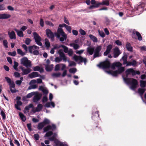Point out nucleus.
<instances>
[{"label":"nucleus","instance_id":"64","mask_svg":"<svg viewBox=\"0 0 146 146\" xmlns=\"http://www.w3.org/2000/svg\"><path fill=\"white\" fill-rule=\"evenodd\" d=\"M46 24L48 25L53 27L54 24L50 21H47L45 22Z\"/></svg>","mask_w":146,"mask_h":146},{"label":"nucleus","instance_id":"44","mask_svg":"<svg viewBox=\"0 0 146 146\" xmlns=\"http://www.w3.org/2000/svg\"><path fill=\"white\" fill-rule=\"evenodd\" d=\"M33 137L35 140L36 141L38 140L40 138V136L37 133L34 134L33 135Z\"/></svg>","mask_w":146,"mask_h":146},{"label":"nucleus","instance_id":"29","mask_svg":"<svg viewBox=\"0 0 146 146\" xmlns=\"http://www.w3.org/2000/svg\"><path fill=\"white\" fill-rule=\"evenodd\" d=\"M19 115L22 121L24 122H25L26 120V116L24 114L21 112H19Z\"/></svg>","mask_w":146,"mask_h":146},{"label":"nucleus","instance_id":"17","mask_svg":"<svg viewBox=\"0 0 146 146\" xmlns=\"http://www.w3.org/2000/svg\"><path fill=\"white\" fill-rule=\"evenodd\" d=\"M58 53L59 54L60 57L62 58L64 61L66 62L67 60V57L63 52V50L62 49L59 50L58 52Z\"/></svg>","mask_w":146,"mask_h":146},{"label":"nucleus","instance_id":"8","mask_svg":"<svg viewBox=\"0 0 146 146\" xmlns=\"http://www.w3.org/2000/svg\"><path fill=\"white\" fill-rule=\"evenodd\" d=\"M34 38L36 43L39 46H42V44L41 42V38L39 35L36 32L33 33Z\"/></svg>","mask_w":146,"mask_h":146},{"label":"nucleus","instance_id":"7","mask_svg":"<svg viewBox=\"0 0 146 146\" xmlns=\"http://www.w3.org/2000/svg\"><path fill=\"white\" fill-rule=\"evenodd\" d=\"M125 73L126 74V77L125 78H127L129 75L131 74L132 76H134L136 75V74L139 75L140 73L139 71H135L132 68L127 69L125 71Z\"/></svg>","mask_w":146,"mask_h":146},{"label":"nucleus","instance_id":"42","mask_svg":"<svg viewBox=\"0 0 146 146\" xmlns=\"http://www.w3.org/2000/svg\"><path fill=\"white\" fill-rule=\"evenodd\" d=\"M44 143L45 144L47 145H45L44 143L43 142L41 143V146H50L49 145H48L50 143V141L49 140H46L44 141Z\"/></svg>","mask_w":146,"mask_h":146},{"label":"nucleus","instance_id":"56","mask_svg":"<svg viewBox=\"0 0 146 146\" xmlns=\"http://www.w3.org/2000/svg\"><path fill=\"white\" fill-rule=\"evenodd\" d=\"M63 60L62 58L59 57H57L55 58V61L56 62H60Z\"/></svg>","mask_w":146,"mask_h":146},{"label":"nucleus","instance_id":"1","mask_svg":"<svg viewBox=\"0 0 146 146\" xmlns=\"http://www.w3.org/2000/svg\"><path fill=\"white\" fill-rule=\"evenodd\" d=\"M102 46L101 45L97 46L95 48L94 47H89L86 49L87 52L89 55H92L93 54V58L100 57L102 55L101 52Z\"/></svg>","mask_w":146,"mask_h":146},{"label":"nucleus","instance_id":"37","mask_svg":"<svg viewBox=\"0 0 146 146\" xmlns=\"http://www.w3.org/2000/svg\"><path fill=\"white\" fill-rule=\"evenodd\" d=\"M89 37L94 42H97V38L95 36L90 34L89 35Z\"/></svg>","mask_w":146,"mask_h":146},{"label":"nucleus","instance_id":"58","mask_svg":"<svg viewBox=\"0 0 146 146\" xmlns=\"http://www.w3.org/2000/svg\"><path fill=\"white\" fill-rule=\"evenodd\" d=\"M54 141L55 144L56 145L55 146H60V145L61 143L60 141L57 140H55Z\"/></svg>","mask_w":146,"mask_h":146},{"label":"nucleus","instance_id":"47","mask_svg":"<svg viewBox=\"0 0 146 146\" xmlns=\"http://www.w3.org/2000/svg\"><path fill=\"white\" fill-rule=\"evenodd\" d=\"M61 46H62V48H63L64 52L67 53L68 52V48L67 46H66L64 45H62Z\"/></svg>","mask_w":146,"mask_h":146},{"label":"nucleus","instance_id":"5","mask_svg":"<svg viewBox=\"0 0 146 146\" xmlns=\"http://www.w3.org/2000/svg\"><path fill=\"white\" fill-rule=\"evenodd\" d=\"M99 68L103 69H108L110 68L111 64L108 59L107 58L104 61L101 62L97 65Z\"/></svg>","mask_w":146,"mask_h":146},{"label":"nucleus","instance_id":"12","mask_svg":"<svg viewBox=\"0 0 146 146\" xmlns=\"http://www.w3.org/2000/svg\"><path fill=\"white\" fill-rule=\"evenodd\" d=\"M99 112L98 111L96 112L93 111L92 113V119L95 121H97L100 119Z\"/></svg>","mask_w":146,"mask_h":146},{"label":"nucleus","instance_id":"19","mask_svg":"<svg viewBox=\"0 0 146 146\" xmlns=\"http://www.w3.org/2000/svg\"><path fill=\"white\" fill-rule=\"evenodd\" d=\"M21 69L23 71V72L21 74L22 75H27L30 73L32 71L31 70L30 68L25 69L22 68Z\"/></svg>","mask_w":146,"mask_h":146},{"label":"nucleus","instance_id":"21","mask_svg":"<svg viewBox=\"0 0 146 146\" xmlns=\"http://www.w3.org/2000/svg\"><path fill=\"white\" fill-rule=\"evenodd\" d=\"M11 15L8 14L3 13L0 14V19H6L10 18Z\"/></svg>","mask_w":146,"mask_h":146},{"label":"nucleus","instance_id":"15","mask_svg":"<svg viewBox=\"0 0 146 146\" xmlns=\"http://www.w3.org/2000/svg\"><path fill=\"white\" fill-rule=\"evenodd\" d=\"M42 96L41 94H37L35 95L33 98V101L35 103H37L40 100Z\"/></svg>","mask_w":146,"mask_h":146},{"label":"nucleus","instance_id":"16","mask_svg":"<svg viewBox=\"0 0 146 146\" xmlns=\"http://www.w3.org/2000/svg\"><path fill=\"white\" fill-rule=\"evenodd\" d=\"M110 5V1L108 0H106L103 1L101 2H99V3H98L95 7H99L100 5H106L109 6Z\"/></svg>","mask_w":146,"mask_h":146},{"label":"nucleus","instance_id":"50","mask_svg":"<svg viewBox=\"0 0 146 146\" xmlns=\"http://www.w3.org/2000/svg\"><path fill=\"white\" fill-rule=\"evenodd\" d=\"M1 115L3 119H6V115L4 112L2 110H1Z\"/></svg>","mask_w":146,"mask_h":146},{"label":"nucleus","instance_id":"26","mask_svg":"<svg viewBox=\"0 0 146 146\" xmlns=\"http://www.w3.org/2000/svg\"><path fill=\"white\" fill-rule=\"evenodd\" d=\"M35 93V92H33L28 94L26 96L24 97L23 98L24 100H25L26 98H30L33 95H34Z\"/></svg>","mask_w":146,"mask_h":146},{"label":"nucleus","instance_id":"62","mask_svg":"<svg viewBox=\"0 0 146 146\" xmlns=\"http://www.w3.org/2000/svg\"><path fill=\"white\" fill-rule=\"evenodd\" d=\"M8 54L9 55H11V56H15L16 54V51H14L13 52H8Z\"/></svg>","mask_w":146,"mask_h":146},{"label":"nucleus","instance_id":"2","mask_svg":"<svg viewBox=\"0 0 146 146\" xmlns=\"http://www.w3.org/2000/svg\"><path fill=\"white\" fill-rule=\"evenodd\" d=\"M66 24L64 23L62 24H60L59 27L60 28H58L56 32L54 33V35L61 42H63L64 40H65L67 39V35L63 31V29L61 28L64 27V25Z\"/></svg>","mask_w":146,"mask_h":146},{"label":"nucleus","instance_id":"28","mask_svg":"<svg viewBox=\"0 0 146 146\" xmlns=\"http://www.w3.org/2000/svg\"><path fill=\"white\" fill-rule=\"evenodd\" d=\"M126 47L128 51L130 52H132L133 51V48L131 46V44L129 42H127L126 43Z\"/></svg>","mask_w":146,"mask_h":146},{"label":"nucleus","instance_id":"10","mask_svg":"<svg viewBox=\"0 0 146 146\" xmlns=\"http://www.w3.org/2000/svg\"><path fill=\"white\" fill-rule=\"evenodd\" d=\"M47 37L50 39L51 41L53 42L54 40V33L49 29H47L45 31Z\"/></svg>","mask_w":146,"mask_h":146},{"label":"nucleus","instance_id":"55","mask_svg":"<svg viewBox=\"0 0 146 146\" xmlns=\"http://www.w3.org/2000/svg\"><path fill=\"white\" fill-rule=\"evenodd\" d=\"M53 134V132L52 131H49L45 134L44 137H48L50 136Z\"/></svg>","mask_w":146,"mask_h":146},{"label":"nucleus","instance_id":"57","mask_svg":"<svg viewBox=\"0 0 146 146\" xmlns=\"http://www.w3.org/2000/svg\"><path fill=\"white\" fill-rule=\"evenodd\" d=\"M8 42L6 40H4L3 41V44L5 48H7L8 46L7 45Z\"/></svg>","mask_w":146,"mask_h":146},{"label":"nucleus","instance_id":"48","mask_svg":"<svg viewBox=\"0 0 146 146\" xmlns=\"http://www.w3.org/2000/svg\"><path fill=\"white\" fill-rule=\"evenodd\" d=\"M146 82L145 81L141 80L140 82V86L141 88H144L145 87Z\"/></svg>","mask_w":146,"mask_h":146},{"label":"nucleus","instance_id":"46","mask_svg":"<svg viewBox=\"0 0 146 146\" xmlns=\"http://www.w3.org/2000/svg\"><path fill=\"white\" fill-rule=\"evenodd\" d=\"M114 66L118 68L122 67V64L119 62H117L113 64Z\"/></svg>","mask_w":146,"mask_h":146},{"label":"nucleus","instance_id":"27","mask_svg":"<svg viewBox=\"0 0 146 146\" xmlns=\"http://www.w3.org/2000/svg\"><path fill=\"white\" fill-rule=\"evenodd\" d=\"M53 64L49 65H46L45 66V69L47 71H50L53 69Z\"/></svg>","mask_w":146,"mask_h":146},{"label":"nucleus","instance_id":"63","mask_svg":"<svg viewBox=\"0 0 146 146\" xmlns=\"http://www.w3.org/2000/svg\"><path fill=\"white\" fill-rule=\"evenodd\" d=\"M69 71L70 73H74L76 71V69L74 68H70L69 69Z\"/></svg>","mask_w":146,"mask_h":146},{"label":"nucleus","instance_id":"52","mask_svg":"<svg viewBox=\"0 0 146 146\" xmlns=\"http://www.w3.org/2000/svg\"><path fill=\"white\" fill-rule=\"evenodd\" d=\"M79 32L81 35L83 36L86 35V31L81 28L80 29Z\"/></svg>","mask_w":146,"mask_h":146},{"label":"nucleus","instance_id":"36","mask_svg":"<svg viewBox=\"0 0 146 146\" xmlns=\"http://www.w3.org/2000/svg\"><path fill=\"white\" fill-rule=\"evenodd\" d=\"M71 46L73 47L75 50H76L79 48V46L78 44L76 43H71L70 44Z\"/></svg>","mask_w":146,"mask_h":146},{"label":"nucleus","instance_id":"53","mask_svg":"<svg viewBox=\"0 0 146 146\" xmlns=\"http://www.w3.org/2000/svg\"><path fill=\"white\" fill-rule=\"evenodd\" d=\"M31 41V39L28 38H26L25 42L27 45H28L29 44Z\"/></svg>","mask_w":146,"mask_h":146},{"label":"nucleus","instance_id":"22","mask_svg":"<svg viewBox=\"0 0 146 146\" xmlns=\"http://www.w3.org/2000/svg\"><path fill=\"white\" fill-rule=\"evenodd\" d=\"M43 106L42 104H38L34 112H39L43 108Z\"/></svg>","mask_w":146,"mask_h":146},{"label":"nucleus","instance_id":"3","mask_svg":"<svg viewBox=\"0 0 146 146\" xmlns=\"http://www.w3.org/2000/svg\"><path fill=\"white\" fill-rule=\"evenodd\" d=\"M122 78L126 84L131 85L130 88L131 90H135V89L138 85V82L136 79L133 78H125L123 75Z\"/></svg>","mask_w":146,"mask_h":146},{"label":"nucleus","instance_id":"45","mask_svg":"<svg viewBox=\"0 0 146 146\" xmlns=\"http://www.w3.org/2000/svg\"><path fill=\"white\" fill-rule=\"evenodd\" d=\"M18 66V63L17 62L14 61V65L13 66V68L16 71L18 70V69L17 67Z\"/></svg>","mask_w":146,"mask_h":146},{"label":"nucleus","instance_id":"20","mask_svg":"<svg viewBox=\"0 0 146 146\" xmlns=\"http://www.w3.org/2000/svg\"><path fill=\"white\" fill-rule=\"evenodd\" d=\"M90 3L92 4V5H91L89 7V9H93L94 8L98 7H95L96 6V5L97 4L99 3V2L98 1L96 2L95 0H91L90 1Z\"/></svg>","mask_w":146,"mask_h":146},{"label":"nucleus","instance_id":"25","mask_svg":"<svg viewBox=\"0 0 146 146\" xmlns=\"http://www.w3.org/2000/svg\"><path fill=\"white\" fill-rule=\"evenodd\" d=\"M14 30L17 33V35L20 37H23L24 36V34L22 31H19L18 30L15 29Z\"/></svg>","mask_w":146,"mask_h":146},{"label":"nucleus","instance_id":"24","mask_svg":"<svg viewBox=\"0 0 146 146\" xmlns=\"http://www.w3.org/2000/svg\"><path fill=\"white\" fill-rule=\"evenodd\" d=\"M132 33L133 34H135L136 36H137L138 39L139 41H141L142 40V37L141 35L139 32L137 31H133L132 32Z\"/></svg>","mask_w":146,"mask_h":146},{"label":"nucleus","instance_id":"33","mask_svg":"<svg viewBox=\"0 0 146 146\" xmlns=\"http://www.w3.org/2000/svg\"><path fill=\"white\" fill-rule=\"evenodd\" d=\"M119 74H120L124 71L125 68L124 67H121L118 68V69L116 70Z\"/></svg>","mask_w":146,"mask_h":146},{"label":"nucleus","instance_id":"40","mask_svg":"<svg viewBox=\"0 0 146 146\" xmlns=\"http://www.w3.org/2000/svg\"><path fill=\"white\" fill-rule=\"evenodd\" d=\"M64 27L67 30L69 33H71V31L72 29L71 26L68 25L66 24H64Z\"/></svg>","mask_w":146,"mask_h":146},{"label":"nucleus","instance_id":"51","mask_svg":"<svg viewBox=\"0 0 146 146\" xmlns=\"http://www.w3.org/2000/svg\"><path fill=\"white\" fill-rule=\"evenodd\" d=\"M98 32L99 35L102 37L104 38L105 36V35L104 32L102 31H100L99 30H98Z\"/></svg>","mask_w":146,"mask_h":146},{"label":"nucleus","instance_id":"30","mask_svg":"<svg viewBox=\"0 0 146 146\" xmlns=\"http://www.w3.org/2000/svg\"><path fill=\"white\" fill-rule=\"evenodd\" d=\"M33 70L35 71H39L40 72H44V70L42 68H40L39 66H36L33 68Z\"/></svg>","mask_w":146,"mask_h":146},{"label":"nucleus","instance_id":"31","mask_svg":"<svg viewBox=\"0 0 146 146\" xmlns=\"http://www.w3.org/2000/svg\"><path fill=\"white\" fill-rule=\"evenodd\" d=\"M127 55L126 54H125L122 57L121 59L123 61V65L125 64L127 62Z\"/></svg>","mask_w":146,"mask_h":146},{"label":"nucleus","instance_id":"18","mask_svg":"<svg viewBox=\"0 0 146 146\" xmlns=\"http://www.w3.org/2000/svg\"><path fill=\"white\" fill-rule=\"evenodd\" d=\"M8 34L9 38L11 39H16V35L15 32L12 31L11 32H8Z\"/></svg>","mask_w":146,"mask_h":146},{"label":"nucleus","instance_id":"4","mask_svg":"<svg viewBox=\"0 0 146 146\" xmlns=\"http://www.w3.org/2000/svg\"><path fill=\"white\" fill-rule=\"evenodd\" d=\"M7 82L9 84V86L10 90L12 93H13L16 92V90L15 89V84L13 81L9 77H5Z\"/></svg>","mask_w":146,"mask_h":146},{"label":"nucleus","instance_id":"54","mask_svg":"<svg viewBox=\"0 0 146 146\" xmlns=\"http://www.w3.org/2000/svg\"><path fill=\"white\" fill-rule=\"evenodd\" d=\"M45 125H47L49 123H50V121L47 118H45L44 119V120L43 122H42Z\"/></svg>","mask_w":146,"mask_h":146},{"label":"nucleus","instance_id":"11","mask_svg":"<svg viewBox=\"0 0 146 146\" xmlns=\"http://www.w3.org/2000/svg\"><path fill=\"white\" fill-rule=\"evenodd\" d=\"M98 122H95L92 125V129L93 130H94L97 133H100L102 131L101 127L99 126Z\"/></svg>","mask_w":146,"mask_h":146},{"label":"nucleus","instance_id":"39","mask_svg":"<svg viewBox=\"0 0 146 146\" xmlns=\"http://www.w3.org/2000/svg\"><path fill=\"white\" fill-rule=\"evenodd\" d=\"M45 125L42 122L38 123L37 126V128L39 130H41L44 127Z\"/></svg>","mask_w":146,"mask_h":146},{"label":"nucleus","instance_id":"13","mask_svg":"<svg viewBox=\"0 0 146 146\" xmlns=\"http://www.w3.org/2000/svg\"><path fill=\"white\" fill-rule=\"evenodd\" d=\"M73 58L74 60L76 61L79 60L80 62H84L85 64H86L87 62V60L85 58H84L81 56H78L76 55L74 56Z\"/></svg>","mask_w":146,"mask_h":146},{"label":"nucleus","instance_id":"34","mask_svg":"<svg viewBox=\"0 0 146 146\" xmlns=\"http://www.w3.org/2000/svg\"><path fill=\"white\" fill-rule=\"evenodd\" d=\"M108 73L113 76H117L119 74L116 70L115 71H109Z\"/></svg>","mask_w":146,"mask_h":146},{"label":"nucleus","instance_id":"43","mask_svg":"<svg viewBox=\"0 0 146 146\" xmlns=\"http://www.w3.org/2000/svg\"><path fill=\"white\" fill-rule=\"evenodd\" d=\"M37 47V46H30L29 47V52L32 53L33 52V48H34L35 49H36V48Z\"/></svg>","mask_w":146,"mask_h":146},{"label":"nucleus","instance_id":"41","mask_svg":"<svg viewBox=\"0 0 146 146\" xmlns=\"http://www.w3.org/2000/svg\"><path fill=\"white\" fill-rule=\"evenodd\" d=\"M145 91V89L144 88H139L138 89V92L141 95H142Z\"/></svg>","mask_w":146,"mask_h":146},{"label":"nucleus","instance_id":"6","mask_svg":"<svg viewBox=\"0 0 146 146\" xmlns=\"http://www.w3.org/2000/svg\"><path fill=\"white\" fill-rule=\"evenodd\" d=\"M21 63L27 68L30 67L32 66L31 61L26 57H23L21 59Z\"/></svg>","mask_w":146,"mask_h":146},{"label":"nucleus","instance_id":"59","mask_svg":"<svg viewBox=\"0 0 146 146\" xmlns=\"http://www.w3.org/2000/svg\"><path fill=\"white\" fill-rule=\"evenodd\" d=\"M60 75L61 74L60 73H54L52 74V76L53 77H58L60 76Z\"/></svg>","mask_w":146,"mask_h":146},{"label":"nucleus","instance_id":"32","mask_svg":"<svg viewBox=\"0 0 146 146\" xmlns=\"http://www.w3.org/2000/svg\"><path fill=\"white\" fill-rule=\"evenodd\" d=\"M17 54L21 55V56H23L25 55L26 53L23 52L21 49L18 48L17 49Z\"/></svg>","mask_w":146,"mask_h":146},{"label":"nucleus","instance_id":"38","mask_svg":"<svg viewBox=\"0 0 146 146\" xmlns=\"http://www.w3.org/2000/svg\"><path fill=\"white\" fill-rule=\"evenodd\" d=\"M45 45L47 49L49 48L50 46V44L49 41L47 38H46L44 40Z\"/></svg>","mask_w":146,"mask_h":146},{"label":"nucleus","instance_id":"14","mask_svg":"<svg viewBox=\"0 0 146 146\" xmlns=\"http://www.w3.org/2000/svg\"><path fill=\"white\" fill-rule=\"evenodd\" d=\"M121 53V52L118 47L116 46L113 49V56L114 58H117Z\"/></svg>","mask_w":146,"mask_h":146},{"label":"nucleus","instance_id":"23","mask_svg":"<svg viewBox=\"0 0 146 146\" xmlns=\"http://www.w3.org/2000/svg\"><path fill=\"white\" fill-rule=\"evenodd\" d=\"M39 76L38 72H33L29 75V77L31 78L36 77Z\"/></svg>","mask_w":146,"mask_h":146},{"label":"nucleus","instance_id":"61","mask_svg":"<svg viewBox=\"0 0 146 146\" xmlns=\"http://www.w3.org/2000/svg\"><path fill=\"white\" fill-rule=\"evenodd\" d=\"M60 64H58L55 66L54 70L55 71H57L59 70Z\"/></svg>","mask_w":146,"mask_h":146},{"label":"nucleus","instance_id":"49","mask_svg":"<svg viewBox=\"0 0 146 146\" xmlns=\"http://www.w3.org/2000/svg\"><path fill=\"white\" fill-rule=\"evenodd\" d=\"M51 125H48L45 127L43 129L44 132H46L48 130H50L51 128Z\"/></svg>","mask_w":146,"mask_h":146},{"label":"nucleus","instance_id":"35","mask_svg":"<svg viewBox=\"0 0 146 146\" xmlns=\"http://www.w3.org/2000/svg\"><path fill=\"white\" fill-rule=\"evenodd\" d=\"M57 136V134L56 133H53V136L48 138L50 141H54V140H57L56 139V137Z\"/></svg>","mask_w":146,"mask_h":146},{"label":"nucleus","instance_id":"9","mask_svg":"<svg viewBox=\"0 0 146 146\" xmlns=\"http://www.w3.org/2000/svg\"><path fill=\"white\" fill-rule=\"evenodd\" d=\"M113 48V45L112 44H109L106 47V50L104 52V56H107L108 55V57L110 58L112 57V56L111 54H109L111 50Z\"/></svg>","mask_w":146,"mask_h":146},{"label":"nucleus","instance_id":"60","mask_svg":"<svg viewBox=\"0 0 146 146\" xmlns=\"http://www.w3.org/2000/svg\"><path fill=\"white\" fill-rule=\"evenodd\" d=\"M37 86L35 84L32 85L31 86H29L28 87V90H31V89H34L36 88Z\"/></svg>","mask_w":146,"mask_h":146}]
</instances>
